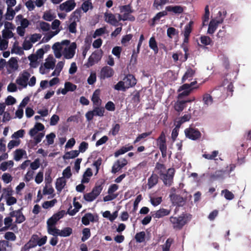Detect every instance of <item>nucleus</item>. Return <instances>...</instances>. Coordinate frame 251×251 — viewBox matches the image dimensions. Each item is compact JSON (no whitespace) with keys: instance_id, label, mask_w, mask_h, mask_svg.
Returning a JSON list of instances; mask_svg holds the SVG:
<instances>
[{"instance_id":"47","label":"nucleus","mask_w":251,"mask_h":251,"mask_svg":"<svg viewBox=\"0 0 251 251\" xmlns=\"http://www.w3.org/2000/svg\"><path fill=\"white\" fill-rule=\"evenodd\" d=\"M186 103V101H176L174 105L175 109L178 111V112H181L182 111L184 107H185V104Z\"/></svg>"},{"instance_id":"49","label":"nucleus","mask_w":251,"mask_h":251,"mask_svg":"<svg viewBox=\"0 0 251 251\" xmlns=\"http://www.w3.org/2000/svg\"><path fill=\"white\" fill-rule=\"evenodd\" d=\"M57 200L53 199L50 201H46L42 204V207L44 209L51 208L57 203Z\"/></svg>"},{"instance_id":"45","label":"nucleus","mask_w":251,"mask_h":251,"mask_svg":"<svg viewBox=\"0 0 251 251\" xmlns=\"http://www.w3.org/2000/svg\"><path fill=\"white\" fill-rule=\"evenodd\" d=\"M15 15V10L12 7H7L5 18L7 20H12Z\"/></svg>"},{"instance_id":"15","label":"nucleus","mask_w":251,"mask_h":251,"mask_svg":"<svg viewBox=\"0 0 251 251\" xmlns=\"http://www.w3.org/2000/svg\"><path fill=\"white\" fill-rule=\"evenodd\" d=\"M185 134L187 137L193 140L199 138L201 136L200 131L192 127L186 128L185 130Z\"/></svg>"},{"instance_id":"16","label":"nucleus","mask_w":251,"mask_h":251,"mask_svg":"<svg viewBox=\"0 0 251 251\" xmlns=\"http://www.w3.org/2000/svg\"><path fill=\"white\" fill-rule=\"evenodd\" d=\"M114 74V71L112 68L109 66H105L100 70V79H104L112 77Z\"/></svg>"},{"instance_id":"54","label":"nucleus","mask_w":251,"mask_h":251,"mask_svg":"<svg viewBox=\"0 0 251 251\" xmlns=\"http://www.w3.org/2000/svg\"><path fill=\"white\" fill-rule=\"evenodd\" d=\"M201 42L202 44L205 46H208L211 45L212 41L211 39L207 36H201L200 38Z\"/></svg>"},{"instance_id":"61","label":"nucleus","mask_w":251,"mask_h":251,"mask_svg":"<svg viewBox=\"0 0 251 251\" xmlns=\"http://www.w3.org/2000/svg\"><path fill=\"white\" fill-rule=\"evenodd\" d=\"M34 172L32 170H28L24 177V180L26 182H29L33 178Z\"/></svg>"},{"instance_id":"55","label":"nucleus","mask_w":251,"mask_h":251,"mask_svg":"<svg viewBox=\"0 0 251 251\" xmlns=\"http://www.w3.org/2000/svg\"><path fill=\"white\" fill-rule=\"evenodd\" d=\"M194 22L190 21L188 25L185 26L184 36H189L190 33L192 31V26Z\"/></svg>"},{"instance_id":"62","label":"nucleus","mask_w":251,"mask_h":251,"mask_svg":"<svg viewBox=\"0 0 251 251\" xmlns=\"http://www.w3.org/2000/svg\"><path fill=\"white\" fill-rule=\"evenodd\" d=\"M222 194L224 195V197L228 200H231L234 198L233 193L226 189L222 190Z\"/></svg>"},{"instance_id":"37","label":"nucleus","mask_w":251,"mask_h":251,"mask_svg":"<svg viewBox=\"0 0 251 251\" xmlns=\"http://www.w3.org/2000/svg\"><path fill=\"white\" fill-rule=\"evenodd\" d=\"M149 47L152 50L154 53H157L158 52V48L155 39L154 37H151L149 40Z\"/></svg>"},{"instance_id":"42","label":"nucleus","mask_w":251,"mask_h":251,"mask_svg":"<svg viewBox=\"0 0 251 251\" xmlns=\"http://www.w3.org/2000/svg\"><path fill=\"white\" fill-rule=\"evenodd\" d=\"M72 233V229L71 227H65L62 230H59L58 236L61 237H68Z\"/></svg>"},{"instance_id":"27","label":"nucleus","mask_w":251,"mask_h":251,"mask_svg":"<svg viewBox=\"0 0 251 251\" xmlns=\"http://www.w3.org/2000/svg\"><path fill=\"white\" fill-rule=\"evenodd\" d=\"M66 184V180L64 177H59L56 179L55 188L57 191L60 192Z\"/></svg>"},{"instance_id":"11","label":"nucleus","mask_w":251,"mask_h":251,"mask_svg":"<svg viewBox=\"0 0 251 251\" xmlns=\"http://www.w3.org/2000/svg\"><path fill=\"white\" fill-rule=\"evenodd\" d=\"M76 6L75 0H68L60 4L59 7L61 11L70 12L74 9Z\"/></svg>"},{"instance_id":"36","label":"nucleus","mask_w":251,"mask_h":251,"mask_svg":"<svg viewBox=\"0 0 251 251\" xmlns=\"http://www.w3.org/2000/svg\"><path fill=\"white\" fill-rule=\"evenodd\" d=\"M13 165L14 162L12 160L3 162L0 164V170L5 171L7 169L11 168Z\"/></svg>"},{"instance_id":"53","label":"nucleus","mask_w":251,"mask_h":251,"mask_svg":"<svg viewBox=\"0 0 251 251\" xmlns=\"http://www.w3.org/2000/svg\"><path fill=\"white\" fill-rule=\"evenodd\" d=\"M150 201L153 206H157L161 203L162 201V197L154 196L151 197Z\"/></svg>"},{"instance_id":"25","label":"nucleus","mask_w":251,"mask_h":251,"mask_svg":"<svg viewBox=\"0 0 251 251\" xmlns=\"http://www.w3.org/2000/svg\"><path fill=\"white\" fill-rule=\"evenodd\" d=\"M26 158L27 154L25 150L23 149H17L14 152V159L18 161L22 158Z\"/></svg>"},{"instance_id":"14","label":"nucleus","mask_w":251,"mask_h":251,"mask_svg":"<svg viewBox=\"0 0 251 251\" xmlns=\"http://www.w3.org/2000/svg\"><path fill=\"white\" fill-rule=\"evenodd\" d=\"M65 214V211L63 210L59 211L58 212L54 214L48 220L47 225L56 226L57 222L64 217Z\"/></svg>"},{"instance_id":"57","label":"nucleus","mask_w":251,"mask_h":251,"mask_svg":"<svg viewBox=\"0 0 251 251\" xmlns=\"http://www.w3.org/2000/svg\"><path fill=\"white\" fill-rule=\"evenodd\" d=\"M83 236L81 238V240L83 242L87 240L91 236V233L90 229L88 228H85L82 230Z\"/></svg>"},{"instance_id":"5","label":"nucleus","mask_w":251,"mask_h":251,"mask_svg":"<svg viewBox=\"0 0 251 251\" xmlns=\"http://www.w3.org/2000/svg\"><path fill=\"white\" fill-rule=\"evenodd\" d=\"M103 51L101 50H98L94 51L89 56L85 65L89 68L98 63L101 58Z\"/></svg>"},{"instance_id":"26","label":"nucleus","mask_w":251,"mask_h":251,"mask_svg":"<svg viewBox=\"0 0 251 251\" xmlns=\"http://www.w3.org/2000/svg\"><path fill=\"white\" fill-rule=\"evenodd\" d=\"M171 211L165 208H161L158 210L155 211L152 216L155 218H160L165 216L168 215L170 213Z\"/></svg>"},{"instance_id":"38","label":"nucleus","mask_w":251,"mask_h":251,"mask_svg":"<svg viewBox=\"0 0 251 251\" xmlns=\"http://www.w3.org/2000/svg\"><path fill=\"white\" fill-rule=\"evenodd\" d=\"M158 177L156 175L152 174L148 179V185L149 188L155 185L158 182Z\"/></svg>"},{"instance_id":"50","label":"nucleus","mask_w":251,"mask_h":251,"mask_svg":"<svg viewBox=\"0 0 251 251\" xmlns=\"http://www.w3.org/2000/svg\"><path fill=\"white\" fill-rule=\"evenodd\" d=\"M94 116H103L104 112V109L103 107H100L99 106H97L92 110Z\"/></svg>"},{"instance_id":"1","label":"nucleus","mask_w":251,"mask_h":251,"mask_svg":"<svg viewBox=\"0 0 251 251\" xmlns=\"http://www.w3.org/2000/svg\"><path fill=\"white\" fill-rule=\"evenodd\" d=\"M77 45L75 42H71L69 40H64L55 43L52 49L55 57L60 59L62 56L66 59H71L74 57Z\"/></svg>"},{"instance_id":"20","label":"nucleus","mask_w":251,"mask_h":251,"mask_svg":"<svg viewBox=\"0 0 251 251\" xmlns=\"http://www.w3.org/2000/svg\"><path fill=\"white\" fill-rule=\"evenodd\" d=\"M7 71L10 73L18 68V60L16 58H11L6 64Z\"/></svg>"},{"instance_id":"31","label":"nucleus","mask_w":251,"mask_h":251,"mask_svg":"<svg viewBox=\"0 0 251 251\" xmlns=\"http://www.w3.org/2000/svg\"><path fill=\"white\" fill-rule=\"evenodd\" d=\"M100 91L98 89L95 91L92 97L91 100L96 106H99L101 104V100L100 99Z\"/></svg>"},{"instance_id":"10","label":"nucleus","mask_w":251,"mask_h":251,"mask_svg":"<svg viewBox=\"0 0 251 251\" xmlns=\"http://www.w3.org/2000/svg\"><path fill=\"white\" fill-rule=\"evenodd\" d=\"M14 26L12 23L5 22L4 24V29L2 31V37L4 39L7 40L13 37V33L12 31Z\"/></svg>"},{"instance_id":"35","label":"nucleus","mask_w":251,"mask_h":251,"mask_svg":"<svg viewBox=\"0 0 251 251\" xmlns=\"http://www.w3.org/2000/svg\"><path fill=\"white\" fill-rule=\"evenodd\" d=\"M102 215L103 217L107 218L111 222H112L114 220H115L116 218L117 217L118 211H116L112 214H111L109 211H106L103 213Z\"/></svg>"},{"instance_id":"32","label":"nucleus","mask_w":251,"mask_h":251,"mask_svg":"<svg viewBox=\"0 0 251 251\" xmlns=\"http://www.w3.org/2000/svg\"><path fill=\"white\" fill-rule=\"evenodd\" d=\"M95 221L94 215L91 213H87L82 218V223L85 226Z\"/></svg>"},{"instance_id":"59","label":"nucleus","mask_w":251,"mask_h":251,"mask_svg":"<svg viewBox=\"0 0 251 251\" xmlns=\"http://www.w3.org/2000/svg\"><path fill=\"white\" fill-rule=\"evenodd\" d=\"M60 22L58 20H54L51 23V28L54 31L59 30V32L61 30V27H60Z\"/></svg>"},{"instance_id":"28","label":"nucleus","mask_w":251,"mask_h":251,"mask_svg":"<svg viewBox=\"0 0 251 251\" xmlns=\"http://www.w3.org/2000/svg\"><path fill=\"white\" fill-rule=\"evenodd\" d=\"M56 18L55 13L52 10L46 11L43 15V19L47 21H51Z\"/></svg>"},{"instance_id":"18","label":"nucleus","mask_w":251,"mask_h":251,"mask_svg":"<svg viewBox=\"0 0 251 251\" xmlns=\"http://www.w3.org/2000/svg\"><path fill=\"white\" fill-rule=\"evenodd\" d=\"M37 235H33L29 241L25 245L23 248V251H28L29 249L37 246Z\"/></svg>"},{"instance_id":"19","label":"nucleus","mask_w":251,"mask_h":251,"mask_svg":"<svg viewBox=\"0 0 251 251\" xmlns=\"http://www.w3.org/2000/svg\"><path fill=\"white\" fill-rule=\"evenodd\" d=\"M104 20L106 22L114 26L117 25L119 21L117 19L115 15L106 11L104 14Z\"/></svg>"},{"instance_id":"52","label":"nucleus","mask_w":251,"mask_h":251,"mask_svg":"<svg viewBox=\"0 0 251 251\" xmlns=\"http://www.w3.org/2000/svg\"><path fill=\"white\" fill-rule=\"evenodd\" d=\"M135 239L137 243H142L145 241V232L141 231L136 234Z\"/></svg>"},{"instance_id":"64","label":"nucleus","mask_w":251,"mask_h":251,"mask_svg":"<svg viewBox=\"0 0 251 251\" xmlns=\"http://www.w3.org/2000/svg\"><path fill=\"white\" fill-rule=\"evenodd\" d=\"M173 242L172 239L169 238L166 241L165 244L162 246L163 251H169L170 247Z\"/></svg>"},{"instance_id":"41","label":"nucleus","mask_w":251,"mask_h":251,"mask_svg":"<svg viewBox=\"0 0 251 251\" xmlns=\"http://www.w3.org/2000/svg\"><path fill=\"white\" fill-rule=\"evenodd\" d=\"M202 101L204 106H208L212 104L213 99L210 94L206 93L203 96Z\"/></svg>"},{"instance_id":"63","label":"nucleus","mask_w":251,"mask_h":251,"mask_svg":"<svg viewBox=\"0 0 251 251\" xmlns=\"http://www.w3.org/2000/svg\"><path fill=\"white\" fill-rule=\"evenodd\" d=\"M1 179L4 183L7 184L12 180V177L11 175L8 173H4L1 176Z\"/></svg>"},{"instance_id":"22","label":"nucleus","mask_w":251,"mask_h":251,"mask_svg":"<svg viewBox=\"0 0 251 251\" xmlns=\"http://www.w3.org/2000/svg\"><path fill=\"white\" fill-rule=\"evenodd\" d=\"M125 84L127 88L134 86L136 84V79L132 75H128L124 78Z\"/></svg>"},{"instance_id":"58","label":"nucleus","mask_w":251,"mask_h":251,"mask_svg":"<svg viewBox=\"0 0 251 251\" xmlns=\"http://www.w3.org/2000/svg\"><path fill=\"white\" fill-rule=\"evenodd\" d=\"M39 27L43 31H48L50 29V25L45 22H40L39 23Z\"/></svg>"},{"instance_id":"7","label":"nucleus","mask_w":251,"mask_h":251,"mask_svg":"<svg viewBox=\"0 0 251 251\" xmlns=\"http://www.w3.org/2000/svg\"><path fill=\"white\" fill-rule=\"evenodd\" d=\"M197 83V81L192 82L190 84H184L179 87L178 90V98H182L183 97L188 96L194 88L192 87Z\"/></svg>"},{"instance_id":"3","label":"nucleus","mask_w":251,"mask_h":251,"mask_svg":"<svg viewBox=\"0 0 251 251\" xmlns=\"http://www.w3.org/2000/svg\"><path fill=\"white\" fill-rule=\"evenodd\" d=\"M44 126L40 123H36L29 131V135L32 138L36 144L40 143L45 136Z\"/></svg>"},{"instance_id":"17","label":"nucleus","mask_w":251,"mask_h":251,"mask_svg":"<svg viewBox=\"0 0 251 251\" xmlns=\"http://www.w3.org/2000/svg\"><path fill=\"white\" fill-rule=\"evenodd\" d=\"M127 163V161L125 158H121L118 160L113 165L112 172L114 174L118 172L125 166Z\"/></svg>"},{"instance_id":"46","label":"nucleus","mask_w":251,"mask_h":251,"mask_svg":"<svg viewBox=\"0 0 251 251\" xmlns=\"http://www.w3.org/2000/svg\"><path fill=\"white\" fill-rule=\"evenodd\" d=\"M93 8V5L91 1L88 0L84 1L81 5V9L84 12H87L89 9Z\"/></svg>"},{"instance_id":"29","label":"nucleus","mask_w":251,"mask_h":251,"mask_svg":"<svg viewBox=\"0 0 251 251\" xmlns=\"http://www.w3.org/2000/svg\"><path fill=\"white\" fill-rule=\"evenodd\" d=\"M65 64L64 61H59L55 66L54 71L51 74V76H59Z\"/></svg>"},{"instance_id":"48","label":"nucleus","mask_w":251,"mask_h":251,"mask_svg":"<svg viewBox=\"0 0 251 251\" xmlns=\"http://www.w3.org/2000/svg\"><path fill=\"white\" fill-rule=\"evenodd\" d=\"M114 88L118 91H125L126 89H128L126 85L125 84L124 79L122 81H120L116 84Z\"/></svg>"},{"instance_id":"2","label":"nucleus","mask_w":251,"mask_h":251,"mask_svg":"<svg viewBox=\"0 0 251 251\" xmlns=\"http://www.w3.org/2000/svg\"><path fill=\"white\" fill-rule=\"evenodd\" d=\"M18 89L22 90L27 88V86L33 87L36 83V78L32 75L28 70H24L18 75L15 81Z\"/></svg>"},{"instance_id":"44","label":"nucleus","mask_w":251,"mask_h":251,"mask_svg":"<svg viewBox=\"0 0 251 251\" xmlns=\"http://www.w3.org/2000/svg\"><path fill=\"white\" fill-rule=\"evenodd\" d=\"M59 32V30L57 31H51L48 32L43 37V41L45 42H48L50 39H51L55 35L58 34Z\"/></svg>"},{"instance_id":"60","label":"nucleus","mask_w":251,"mask_h":251,"mask_svg":"<svg viewBox=\"0 0 251 251\" xmlns=\"http://www.w3.org/2000/svg\"><path fill=\"white\" fill-rule=\"evenodd\" d=\"M20 140L19 139L11 140L7 145V147L9 150H11L14 147H18L20 144Z\"/></svg>"},{"instance_id":"12","label":"nucleus","mask_w":251,"mask_h":251,"mask_svg":"<svg viewBox=\"0 0 251 251\" xmlns=\"http://www.w3.org/2000/svg\"><path fill=\"white\" fill-rule=\"evenodd\" d=\"M9 216L12 217V218H15V221L13 222V223L15 224H21L25 220V217L23 215L21 209L17 210H12L9 213Z\"/></svg>"},{"instance_id":"8","label":"nucleus","mask_w":251,"mask_h":251,"mask_svg":"<svg viewBox=\"0 0 251 251\" xmlns=\"http://www.w3.org/2000/svg\"><path fill=\"white\" fill-rule=\"evenodd\" d=\"M170 220L173 224L174 228L176 229H181L186 223L184 215L180 216L178 217L172 216L170 217Z\"/></svg>"},{"instance_id":"34","label":"nucleus","mask_w":251,"mask_h":251,"mask_svg":"<svg viewBox=\"0 0 251 251\" xmlns=\"http://www.w3.org/2000/svg\"><path fill=\"white\" fill-rule=\"evenodd\" d=\"M16 19L20 24V26L26 28L29 25L28 20L25 18H24L22 15H18L16 17Z\"/></svg>"},{"instance_id":"43","label":"nucleus","mask_w":251,"mask_h":251,"mask_svg":"<svg viewBox=\"0 0 251 251\" xmlns=\"http://www.w3.org/2000/svg\"><path fill=\"white\" fill-rule=\"evenodd\" d=\"M47 231L49 234L54 236H58L59 229H57L55 226L47 225Z\"/></svg>"},{"instance_id":"13","label":"nucleus","mask_w":251,"mask_h":251,"mask_svg":"<svg viewBox=\"0 0 251 251\" xmlns=\"http://www.w3.org/2000/svg\"><path fill=\"white\" fill-rule=\"evenodd\" d=\"M101 188L99 186L94 188L90 193L84 195V199L87 201H92L100 194Z\"/></svg>"},{"instance_id":"39","label":"nucleus","mask_w":251,"mask_h":251,"mask_svg":"<svg viewBox=\"0 0 251 251\" xmlns=\"http://www.w3.org/2000/svg\"><path fill=\"white\" fill-rule=\"evenodd\" d=\"M11 52L12 53H16L19 55H21L23 53V49L19 46V43L17 41L14 42L12 49H11Z\"/></svg>"},{"instance_id":"6","label":"nucleus","mask_w":251,"mask_h":251,"mask_svg":"<svg viewBox=\"0 0 251 251\" xmlns=\"http://www.w3.org/2000/svg\"><path fill=\"white\" fill-rule=\"evenodd\" d=\"M175 170L174 168H170L167 171L160 176V178L162 180L164 184L167 186L171 185L173 181Z\"/></svg>"},{"instance_id":"21","label":"nucleus","mask_w":251,"mask_h":251,"mask_svg":"<svg viewBox=\"0 0 251 251\" xmlns=\"http://www.w3.org/2000/svg\"><path fill=\"white\" fill-rule=\"evenodd\" d=\"M222 23V20L213 19L212 20L209 24L207 30V33L212 34L216 30L218 25Z\"/></svg>"},{"instance_id":"56","label":"nucleus","mask_w":251,"mask_h":251,"mask_svg":"<svg viewBox=\"0 0 251 251\" xmlns=\"http://www.w3.org/2000/svg\"><path fill=\"white\" fill-rule=\"evenodd\" d=\"M91 47V44L90 43L86 42L85 41V44L82 47V55L83 56V58H85L88 51L90 50Z\"/></svg>"},{"instance_id":"4","label":"nucleus","mask_w":251,"mask_h":251,"mask_svg":"<svg viewBox=\"0 0 251 251\" xmlns=\"http://www.w3.org/2000/svg\"><path fill=\"white\" fill-rule=\"evenodd\" d=\"M119 8L120 12L123 13V15L117 14L118 21L129 20L133 21L135 20L134 17L131 15L132 10L129 5L120 6Z\"/></svg>"},{"instance_id":"33","label":"nucleus","mask_w":251,"mask_h":251,"mask_svg":"<svg viewBox=\"0 0 251 251\" xmlns=\"http://www.w3.org/2000/svg\"><path fill=\"white\" fill-rule=\"evenodd\" d=\"M195 71L192 69H188L182 78V82L191 80L194 75Z\"/></svg>"},{"instance_id":"23","label":"nucleus","mask_w":251,"mask_h":251,"mask_svg":"<svg viewBox=\"0 0 251 251\" xmlns=\"http://www.w3.org/2000/svg\"><path fill=\"white\" fill-rule=\"evenodd\" d=\"M167 12H172L175 14H179L183 12V8L180 5H169L167 6L165 8Z\"/></svg>"},{"instance_id":"51","label":"nucleus","mask_w":251,"mask_h":251,"mask_svg":"<svg viewBox=\"0 0 251 251\" xmlns=\"http://www.w3.org/2000/svg\"><path fill=\"white\" fill-rule=\"evenodd\" d=\"M121 126L119 124H113L112 128L109 131V134H111L113 136H116L120 131Z\"/></svg>"},{"instance_id":"40","label":"nucleus","mask_w":251,"mask_h":251,"mask_svg":"<svg viewBox=\"0 0 251 251\" xmlns=\"http://www.w3.org/2000/svg\"><path fill=\"white\" fill-rule=\"evenodd\" d=\"M79 153V151L77 150H72L70 151L66 152L63 156L64 159H72L77 157Z\"/></svg>"},{"instance_id":"9","label":"nucleus","mask_w":251,"mask_h":251,"mask_svg":"<svg viewBox=\"0 0 251 251\" xmlns=\"http://www.w3.org/2000/svg\"><path fill=\"white\" fill-rule=\"evenodd\" d=\"M157 144L163 156H165L167 153V145L166 136L164 132H162L160 136L157 139Z\"/></svg>"},{"instance_id":"30","label":"nucleus","mask_w":251,"mask_h":251,"mask_svg":"<svg viewBox=\"0 0 251 251\" xmlns=\"http://www.w3.org/2000/svg\"><path fill=\"white\" fill-rule=\"evenodd\" d=\"M133 147L132 145H126V146L123 147L120 149L117 150L115 153H114V156L116 157H118L119 155L123 154L125 153L126 152L131 151L133 149Z\"/></svg>"},{"instance_id":"24","label":"nucleus","mask_w":251,"mask_h":251,"mask_svg":"<svg viewBox=\"0 0 251 251\" xmlns=\"http://www.w3.org/2000/svg\"><path fill=\"white\" fill-rule=\"evenodd\" d=\"M56 60L52 55H49L45 60L44 65L49 70H52L55 67Z\"/></svg>"}]
</instances>
